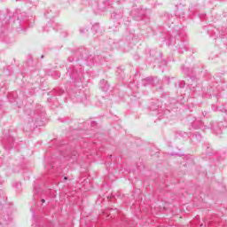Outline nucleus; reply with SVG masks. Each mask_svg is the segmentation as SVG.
Listing matches in <instances>:
<instances>
[{
	"instance_id": "22",
	"label": "nucleus",
	"mask_w": 227,
	"mask_h": 227,
	"mask_svg": "<svg viewBox=\"0 0 227 227\" xmlns=\"http://www.w3.org/2000/svg\"><path fill=\"white\" fill-rule=\"evenodd\" d=\"M202 126H203V122L201 121H195L192 123L193 129H201Z\"/></svg>"
},
{
	"instance_id": "35",
	"label": "nucleus",
	"mask_w": 227,
	"mask_h": 227,
	"mask_svg": "<svg viewBox=\"0 0 227 227\" xmlns=\"http://www.w3.org/2000/svg\"><path fill=\"white\" fill-rule=\"evenodd\" d=\"M166 114H169V110H168V109H166V110L164 111V116H166Z\"/></svg>"
},
{
	"instance_id": "33",
	"label": "nucleus",
	"mask_w": 227,
	"mask_h": 227,
	"mask_svg": "<svg viewBox=\"0 0 227 227\" xmlns=\"http://www.w3.org/2000/svg\"><path fill=\"white\" fill-rule=\"evenodd\" d=\"M90 127H97V122L95 121H90Z\"/></svg>"
},
{
	"instance_id": "37",
	"label": "nucleus",
	"mask_w": 227,
	"mask_h": 227,
	"mask_svg": "<svg viewBox=\"0 0 227 227\" xmlns=\"http://www.w3.org/2000/svg\"><path fill=\"white\" fill-rule=\"evenodd\" d=\"M67 180H68V176H64L63 181L62 182H67Z\"/></svg>"
},
{
	"instance_id": "13",
	"label": "nucleus",
	"mask_w": 227,
	"mask_h": 227,
	"mask_svg": "<svg viewBox=\"0 0 227 227\" xmlns=\"http://www.w3.org/2000/svg\"><path fill=\"white\" fill-rule=\"evenodd\" d=\"M44 31L51 33V31H58V23H55L54 20H51L47 22Z\"/></svg>"
},
{
	"instance_id": "4",
	"label": "nucleus",
	"mask_w": 227,
	"mask_h": 227,
	"mask_svg": "<svg viewBox=\"0 0 227 227\" xmlns=\"http://www.w3.org/2000/svg\"><path fill=\"white\" fill-rule=\"evenodd\" d=\"M73 56L82 58V65H87V67H93V65H102L106 61V58L101 55H91L90 51L84 48H79L74 51Z\"/></svg>"
},
{
	"instance_id": "39",
	"label": "nucleus",
	"mask_w": 227,
	"mask_h": 227,
	"mask_svg": "<svg viewBox=\"0 0 227 227\" xmlns=\"http://www.w3.org/2000/svg\"><path fill=\"white\" fill-rule=\"evenodd\" d=\"M41 203H45L44 199H42V200H41Z\"/></svg>"
},
{
	"instance_id": "8",
	"label": "nucleus",
	"mask_w": 227,
	"mask_h": 227,
	"mask_svg": "<svg viewBox=\"0 0 227 227\" xmlns=\"http://www.w3.org/2000/svg\"><path fill=\"white\" fill-rule=\"evenodd\" d=\"M69 95L72 100H74V102H82V104H86L88 101V96H86V94L81 90L78 92L73 91Z\"/></svg>"
},
{
	"instance_id": "3",
	"label": "nucleus",
	"mask_w": 227,
	"mask_h": 227,
	"mask_svg": "<svg viewBox=\"0 0 227 227\" xmlns=\"http://www.w3.org/2000/svg\"><path fill=\"white\" fill-rule=\"evenodd\" d=\"M27 122L29 130L45 124V109L38 105L35 110H26Z\"/></svg>"
},
{
	"instance_id": "41",
	"label": "nucleus",
	"mask_w": 227,
	"mask_h": 227,
	"mask_svg": "<svg viewBox=\"0 0 227 227\" xmlns=\"http://www.w3.org/2000/svg\"><path fill=\"white\" fill-rule=\"evenodd\" d=\"M41 59H43V55L41 56Z\"/></svg>"
},
{
	"instance_id": "26",
	"label": "nucleus",
	"mask_w": 227,
	"mask_h": 227,
	"mask_svg": "<svg viewBox=\"0 0 227 227\" xmlns=\"http://www.w3.org/2000/svg\"><path fill=\"white\" fill-rule=\"evenodd\" d=\"M193 137H195V139H197V141H201V134H200V133H195L193 135Z\"/></svg>"
},
{
	"instance_id": "25",
	"label": "nucleus",
	"mask_w": 227,
	"mask_h": 227,
	"mask_svg": "<svg viewBox=\"0 0 227 227\" xmlns=\"http://www.w3.org/2000/svg\"><path fill=\"white\" fill-rule=\"evenodd\" d=\"M58 148H67V144L64 140L60 141L59 144H57Z\"/></svg>"
},
{
	"instance_id": "9",
	"label": "nucleus",
	"mask_w": 227,
	"mask_h": 227,
	"mask_svg": "<svg viewBox=\"0 0 227 227\" xmlns=\"http://www.w3.org/2000/svg\"><path fill=\"white\" fill-rule=\"evenodd\" d=\"M2 145L6 152H10L15 146V138L12 136H5L2 140Z\"/></svg>"
},
{
	"instance_id": "5",
	"label": "nucleus",
	"mask_w": 227,
	"mask_h": 227,
	"mask_svg": "<svg viewBox=\"0 0 227 227\" xmlns=\"http://www.w3.org/2000/svg\"><path fill=\"white\" fill-rule=\"evenodd\" d=\"M167 45H176L178 52L181 54L184 51H189V44L186 42L180 40V34L178 32H174V35L168 38Z\"/></svg>"
},
{
	"instance_id": "27",
	"label": "nucleus",
	"mask_w": 227,
	"mask_h": 227,
	"mask_svg": "<svg viewBox=\"0 0 227 227\" xmlns=\"http://www.w3.org/2000/svg\"><path fill=\"white\" fill-rule=\"evenodd\" d=\"M51 12L48 11L47 12L44 13L45 17H47L48 19H54V17H56V15H50Z\"/></svg>"
},
{
	"instance_id": "11",
	"label": "nucleus",
	"mask_w": 227,
	"mask_h": 227,
	"mask_svg": "<svg viewBox=\"0 0 227 227\" xmlns=\"http://www.w3.org/2000/svg\"><path fill=\"white\" fill-rule=\"evenodd\" d=\"M223 122H212L211 123V129H213V132L216 136H221L223 134Z\"/></svg>"
},
{
	"instance_id": "6",
	"label": "nucleus",
	"mask_w": 227,
	"mask_h": 227,
	"mask_svg": "<svg viewBox=\"0 0 227 227\" xmlns=\"http://www.w3.org/2000/svg\"><path fill=\"white\" fill-rule=\"evenodd\" d=\"M150 13H152L151 10L141 7L131 12L134 20L137 22H141L142 20L144 24H148V22H150Z\"/></svg>"
},
{
	"instance_id": "24",
	"label": "nucleus",
	"mask_w": 227,
	"mask_h": 227,
	"mask_svg": "<svg viewBox=\"0 0 227 227\" xmlns=\"http://www.w3.org/2000/svg\"><path fill=\"white\" fill-rule=\"evenodd\" d=\"M40 192H42V189L40 188V186H34V193H35V195H38L40 194Z\"/></svg>"
},
{
	"instance_id": "28",
	"label": "nucleus",
	"mask_w": 227,
	"mask_h": 227,
	"mask_svg": "<svg viewBox=\"0 0 227 227\" xmlns=\"http://www.w3.org/2000/svg\"><path fill=\"white\" fill-rule=\"evenodd\" d=\"M178 88H185V82L184 81L179 82Z\"/></svg>"
},
{
	"instance_id": "38",
	"label": "nucleus",
	"mask_w": 227,
	"mask_h": 227,
	"mask_svg": "<svg viewBox=\"0 0 227 227\" xmlns=\"http://www.w3.org/2000/svg\"><path fill=\"white\" fill-rule=\"evenodd\" d=\"M166 79H167V81H168V84H169V79H171V78L166 77Z\"/></svg>"
},
{
	"instance_id": "23",
	"label": "nucleus",
	"mask_w": 227,
	"mask_h": 227,
	"mask_svg": "<svg viewBox=\"0 0 227 227\" xmlns=\"http://www.w3.org/2000/svg\"><path fill=\"white\" fill-rule=\"evenodd\" d=\"M91 29V27H82L80 28L81 35H86Z\"/></svg>"
},
{
	"instance_id": "36",
	"label": "nucleus",
	"mask_w": 227,
	"mask_h": 227,
	"mask_svg": "<svg viewBox=\"0 0 227 227\" xmlns=\"http://www.w3.org/2000/svg\"><path fill=\"white\" fill-rule=\"evenodd\" d=\"M226 36V34H221L222 40H224V37Z\"/></svg>"
},
{
	"instance_id": "16",
	"label": "nucleus",
	"mask_w": 227,
	"mask_h": 227,
	"mask_svg": "<svg viewBox=\"0 0 227 227\" xmlns=\"http://www.w3.org/2000/svg\"><path fill=\"white\" fill-rule=\"evenodd\" d=\"M142 84H143L144 86H149V85H151V84H153V77L149 76V77H147V78H145V79H143V80H142Z\"/></svg>"
},
{
	"instance_id": "30",
	"label": "nucleus",
	"mask_w": 227,
	"mask_h": 227,
	"mask_svg": "<svg viewBox=\"0 0 227 227\" xmlns=\"http://www.w3.org/2000/svg\"><path fill=\"white\" fill-rule=\"evenodd\" d=\"M50 168L51 169H55L56 168V162L52 161L51 164H50Z\"/></svg>"
},
{
	"instance_id": "31",
	"label": "nucleus",
	"mask_w": 227,
	"mask_h": 227,
	"mask_svg": "<svg viewBox=\"0 0 227 227\" xmlns=\"http://www.w3.org/2000/svg\"><path fill=\"white\" fill-rule=\"evenodd\" d=\"M189 77H190L191 81H192V82H196V76L191 74Z\"/></svg>"
},
{
	"instance_id": "19",
	"label": "nucleus",
	"mask_w": 227,
	"mask_h": 227,
	"mask_svg": "<svg viewBox=\"0 0 227 227\" xmlns=\"http://www.w3.org/2000/svg\"><path fill=\"white\" fill-rule=\"evenodd\" d=\"M51 95H59L61 96L63 95V93H65V90H61V89H54L51 92H50Z\"/></svg>"
},
{
	"instance_id": "42",
	"label": "nucleus",
	"mask_w": 227,
	"mask_h": 227,
	"mask_svg": "<svg viewBox=\"0 0 227 227\" xmlns=\"http://www.w3.org/2000/svg\"><path fill=\"white\" fill-rule=\"evenodd\" d=\"M50 12L52 13V10H50Z\"/></svg>"
},
{
	"instance_id": "18",
	"label": "nucleus",
	"mask_w": 227,
	"mask_h": 227,
	"mask_svg": "<svg viewBox=\"0 0 227 227\" xmlns=\"http://www.w3.org/2000/svg\"><path fill=\"white\" fill-rule=\"evenodd\" d=\"M206 155L207 157H211V155H215V151H214V149L210 148V145H207V149H206Z\"/></svg>"
},
{
	"instance_id": "34",
	"label": "nucleus",
	"mask_w": 227,
	"mask_h": 227,
	"mask_svg": "<svg viewBox=\"0 0 227 227\" xmlns=\"http://www.w3.org/2000/svg\"><path fill=\"white\" fill-rule=\"evenodd\" d=\"M165 17H168V20H171V19H173V16L169 14H165Z\"/></svg>"
},
{
	"instance_id": "17",
	"label": "nucleus",
	"mask_w": 227,
	"mask_h": 227,
	"mask_svg": "<svg viewBox=\"0 0 227 227\" xmlns=\"http://www.w3.org/2000/svg\"><path fill=\"white\" fill-rule=\"evenodd\" d=\"M10 215L4 216L3 218H0V226L9 224L10 223Z\"/></svg>"
},
{
	"instance_id": "10",
	"label": "nucleus",
	"mask_w": 227,
	"mask_h": 227,
	"mask_svg": "<svg viewBox=\"0 0 227 227\" xmlns=\"http://www.w3.org/2000/svg\"><path fill=\"white\" fill-rule=\"evenodd\" d=\"M181 72L184 74V77H190V75H193L196 72L200 73L201 70L198 66H193V67H189L185 65L181 66Z\"/></svg>"
},
{
	"instance_id": "21",
	"label": "nucleus",
	"mask_w": 227,
	"mask_h": 227,
	"mask_svg": "<svg viewBox=\"0 0 227 227\" xmlns=\"http://www.w3.org/2000/svg\"><path fill=\"white\" fill-rule=\"evenodd\" d=\"M106 4H107V2H104L103 4H98V10L99 12H106V10H107V7H106Z\"/></svg>"
},
{
	"instance_id": "40",
	"label": "nucleus",
	"mask_w": 227,
	"mask_h": 227,
	"mask_svg": "<svg viewBox=\"0 0 227 227\" xmlns=\"http://www.w3.org/2000/svg\"><path fill=\"white\" fill-rule=\"evenodd\" d=\"M203 116H207V112H204V113H203Z\"/></svg>"
},
{
	"instance_id": "29",
	"label": "nucleus",
	"mask_w": 227,
	"mask_h": 227,
	"mask_svg": "<svg viewBox=\"0 0 227 227\" xmlns=\"http://www.w3.org/2000/svg\"><path fill=\"white\" fill-rule=\"evenodd\" d=\"M98 25H94L93 27H92V31H95L96 33H98Z\"/></svg>"
},
{
	"instance_id": "12",
	"label": "nucleus",
	"mask_w": 227,
	"mask_h": 227,
	"mask_svg": "<svg viewBox=\"0 0 227 227\" xmlns=\"http://www.w3.org/2000/svg\"><path fill=\"white\" fill-rule=\"evenodd\" d=\"M111 18L114 20H121L123 19V9H115L111 12Z\"/></svg>"
},
{
	"instance_id": "32",
	"label": "nucleus",
	"mask_w": 227,
	"mask_h": 227,
	"mask_svg": "<svg viewBox=\"0 0 227 227\" xmlns=\"http://www.w3.org/2000/svg\"><path fill=\"white\" fill-rule=\"evenodd\" d=\"M30 212H32V217H35V207H32L30 208Z\"/></svg>"
},
{
	"instance_id": "2",
	"label": "nucleus",
	"mask_w": 227,
	"mask_h": 227,
	"mask_svg": "<svg viewBox=\"0 0 227 227\" xmlns=\"http://www.w3.org/2000/svg\"><path fill=\"white\" fill-rule=\"evenodd\" d=\"M67 59L69 63H74V61L78 63L76 66H70L67 68L66 78L67 82L74 84V86L82 84V82L84 81V69L82 67L86 64H82V59L81 57L74 56V51Z\"/></svg>"
},
{
	"instance_id": "43",
	"label": "nucleus",
	"mask_w": 227,
	"mask_h": 227,
	"mask_svg": "<svg viewBox=\"0 0 227 227\" xmlns=\"http://www.w3.org/2000/svg\"><path fill=\"white\" fill-rule=\"evenodd\" d=\"M202 159H207V158H205V156H202Z\"/></svg>"
},
{
	"instance_id": "44",
	"label": "nucleus",
	"mask_w": 227,
	"mask_h": 227,
	"mask_svg": "<svg viewBox=\"0 0 227 227\" xmlns=\"http://www.w3.org/2000/svg\"><path fill=\"white\" fill-rule=\"evenodd\" d=\"M191 86H193V83H191Z\"/></svg>"
},
{
	"instance_id": "7",
	"label": "nucleus",
	"mask_w": 227,
	"mask_h": 227,
	"mask_svg": "<svg viewBox=\"0 0 227 227\" xmlns=\"http://www.w3.org/2000/svg\"><path fill=\"white\" fill-rule=\"evenodd\" d=\"M59 152L60 153V157H64L66 160H69L71 164H74V162H77V153L73 152L70 154V151L66 149V152L63 151V149H59Z\"/></svg>"
},
{
	"instance_id": "20",
	"label": "nucleus",
	"mask_w": 227,
	"mask_h": 227,
	"mask_svg": "<svg viewBox=\"0 0 227 227\" xmlns=\"http://www.w3.org/2000/svg\"><path fill=\"white\" fill-rule=\"evenodd\" d=\"M12 187L16 191H20L22 189V184H20V182L15 181L12 183Z\"/></svg>"
},
{
	"instance_id": "14",
	"label": "nucleus",
	"mask_w": 227,
	"mask_h": 227,
	"mask_svg": "<svg viewBox=\"0 0 227 227\" xmlns=\"http://www.w3.org/2000/svg\"><path fill=\"white\" fill-rule=\"evenodd\" d=\"M215 82H216V84L218 88H222L224 90H227V84H226V80L223 77H215Z\"/></svg>"
},
{
	"instance_id": "15",
	"label": "nucleus",
	"mask_w": 227,
	"mask_h": 227,
	"mask_svg": "<svg viewBox=\"0 0 227 227\" xmlns=\"http://www.w3.org/2000/svg\"><path fill=\"white\" fill-rule=\"evenodd\" d=\"M99 88L102 90V91H109V83H107V81L102 80L99 82Z\"/></svg>"
},
{
	"instance_id": "1",
	"label": "nucleus",
	"mask_w": 227,
	"mask_h": 227,
	"mask_svg": "<svg viewBox=\"0 0 227 227\" xmlns=\"http://www.w3.org/2000/svg\"><path fill=\"white\" fill-rule=\"evenodd\" d=\"M33 20V16L27 15V13L22 12L20 9H17L15 12H12L9 9H4L0 11V42L3 43H13V39L10 37L8 34V27L15 29L18 33L26 31V27L29 21Z\"/></svg>"
}]
</instances>
